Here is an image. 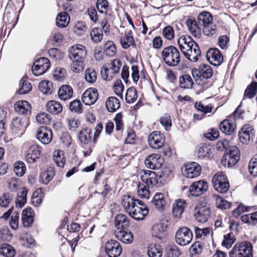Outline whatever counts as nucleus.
<instances>
[{"label": "nucleus", "instance_id": "obj_61", "mask_svg": "<svg viewBox=\"0 0 257 257\" xmlns=\"http://www.w3.org/2000/svg\"><path fill=\"white\" fill-rule=\"evenodd\" d=\"M236 240L233 233H228L224 236V239L222 242V245L227 248H229Z\"/></svg>", "mask_w": 257, "mask_h": 257}, {"label": "nucleus", "instance_id": "obj_39", "mask_svg": "<svg viewBox=\"0 0 257 257\" xmlns=\"http://www.w3.org/2000/svg\"><path fill=\"white\" fill-rule=\"evenodd\" d=\"M46 108L48 112L53 114H57L62 110L60 103L54 100L49 101L46 104Z\"/></svg>", "mask_w": 257, "mask_h": 257}, {"label": "nucleus", "instance_id": "obj_48", "mask_svg": "<svg viewBox=\"0 0 257 257\" xmlns=\"http://www.w3.org/2000/svg\"><path fill=\"white\" fill-rule=\"evenodd\" d=\"M0 253L5 257H14L16 251L11 245L4 243L0 247Z\"/></svg>", "mask_w": 257, "mask_h": 257}, {"label": "nucleus", "instance_id": "obj_60", "mask_svg": "<svg viewBox=\"0 0 257 257\" xmlns=\"http://www.w3.org/2000/svg\"><path fill=\"white\" fill-rule=\"evenodd\" d=\"M69 109L77 113H81L83 111L82 105L79 100H74L69 104Z\"/></svg>", "mask_w": 257, "mask_h": 257}, {"label": "nucleus", "instance_id": "obj_35", "mask_svg": "<svg viewBox=\"0 0 257 257\" xmlns=\"http://www.w3.org/2000/svg\"><path fill=\"white\" fill-rule=\"evenodd\" d=\"M14 107L16 111L21 114H27L30 111L31 108L30 103L25 100L17 102Z\"/></svg>", "mask_w": 257, "mask_h": 257}, {"label": "nucleus", "instance_id": "obj_53", "mask_svg": "<svg viewBox=\"0 0 257 257\" xmlns=\"http://www.w3.org/2000/svg\"><path fill=\"white\" fill-rule=\"evenodd\" d=\"M97 79V73L95 70L92 68H87L85 72V79L90 83H94Z\"/></svg>", "mask_w": 257, "mask_h": 257}, {"label": "nucleus", "instance_id": "obj_13", "mask_svg": "<svg viewBox=\"0 0 257 257\" xmlns=\"http://www.w3.org/2000/svg\"><path fill=\"white\" fill-rule=\"evenodd\" d=\"M105 252L108 257H118L122 251V248L118 241L111 239L105 244Z\"/></svg>", "mask_w": 257, "mask_h": 257}, {"label": "nucleus", "instance_id": "obj_50", "mask_svg": "<svg viewBox=\"0 0 257 257\" xmlns=\"http://www.w3.org/2000/svg\"><path fill=\"white\" fill-rule=\"evenodd\" d=\"M54 160L58 166L63 167L65 164L64 152L60 150L55 151L54 153Z\"/></svg>", "mask_w": 257, "mask_h": 257}, {"label": "nucleus", "instance_id": "obj_31", "mask_svg": "<svg viewBox=\"0 0 257 257\" xmlns=\"http://www.w3.org/2000/svg\"><path fill=\"white\" fill-rule=\"evenodd\" d=\"M186 205V201L184 200H178L174 203L172 208L173 216L177 218H180L184 211Z\"/></svg>", "mask_w": 257, "mask_h": 257}, {"label": "nucleus", "instance_id": "obj_58", "mask_svg": "<svg viewBox=\"0 0 257 257\" xmlns=\"http://www.w3.org/2000/svg\"><path fill=\"white\" fill-rule=\"evenodd\" d=\"M138 195L142 198H149L150 192L149 188L144 184H140L138 186Z\"/></svg>", "mask_w": 257, "mask_h": 257}, {"label": "nucleus", "instance_id": "obj_27", "mask_svg": "<svg viewBox=\"0 0 257 257\" xmlns=\"http://www.w3.org/2000/svg\"><path fill=\"white\" fill-rule=\"evenodd\" d=\"M149 213V209L146 206H138L136 205L130 216L137 220H143Z\"/></svg>", "mask_w": 257, "mask_h": 257}, {"label": "nucleus", "instance_id": "obj_63", "mask_svg": "<svg viewBox=\"0 0 257 257\" xmlns=\"http://www.w3.org/2000/svg\"><path fill=\"white\" fill-rule=\"evenodd\" d=\"M214 197L215 198L216 204L218 208L222 209H226L230 207L231 204L227 200L219 196H215Z\"/></svg>", "mask_w": 257, "mask_h": 257}, {"label": "nucleus", "instance_id": "obj_26", "mask_svg": "<svg viewBox=\"0 0 257 257\" xmlns=\"http://www.w3.org/2000/svg\"><path fill=\"white\" fill-rule=\"evenodd\" d=\"M22 221L24 227H30L34 222V215L31 208L27 207L22 213Z\"/></svg>", "mask_w": 257, "mask_h": 257}, {"label": "nucleus", "instance_id": "obj_41", "mask_svg": "<svg viewBox=\"0 0 257 257\" xmlns=\"http://www.w3.org/2000/svg\"><path fill=\"white\" fill-rule=\"evenodd\" d=\"M162 248L159 244H151L148 248V254L149 257H162Z\"/></svg>", "mask_w": 257, "mask_h": 257}, {"label": "nucleus", "instance_id": "obj_9", "mask_svg": "<svg viewBox=\"0 0 257 257\" xmlns=\"http://www.w3.org/2000/svg\"><path fill=\"white\" fill-rule=\"evenodd\" d=\"M49 66V59L45 57H42L35 61L32 66V71L35 76H40L46 72Z\"/></svg>", "mask_w": 257, "mask_h": 257}, {"label": "nucleus", "instance_id": "obj_23", "mask_svg": "<svg viewBox=\"0 0 257 257\" xmlns=\"http://www.w3.org/2000/svg\"><path fill=\"white\" fill-rule=\"evenodd\" d=\"M184 56L191 62H196L201 56V51L197 43H196L192 48L183 53Z\"/></svg>", "mask_w": 257, "mask_h": 257}, {"label": "nucleus", "instance_id": "obj_46", "mask_svg": "<svg viewBox=\"0 0 257 257\" xmlns=\"http://www.w3.org/2000/svg\"><path fill=\"white\" fill-rule=\"evenodd\" d=\"M52 83L48 80L41 81L39 84V89L43 94H51L53 91Z\"/></svg>", "mask_w": 257, "mask_h": 257}, {"label": "nucleus", "instance_id": "obj_28", "mask_svg": "<svg viewBox=\"0 0 257 257\" xmlns=\"http://www.w3.org/2000/svg\"><path fill=\"white\" fill-rule=\"evenodd\" d=\"M121 204L125 210L129 215L132 213L133 210L136 206L135 199L132 197L130 195L123 196L121 200Z\"/></svg>", "mask_w": 257, "mask_h": 257}, {"label": "nucleus", "instance_id": "obj_17", "mask_svg": "<svg viewBox=\"0 0 257 257\" xmlns=\"http://www.w3.org/2000/svg\"><path fill=\"white\" fill-rule=\"evenodd\" d=\"M36 137L42 144H48L52 139V132L48 127L43 126L38 130Z\"/></svg>", "mask_w": 257, "mask_h": 257}, {"label": "nucleus", "instance_id": "obj_47", "mask_svg": "<svg viewBox=\"0 0 257 257\" xmlns=\"http://www.w3.org/2000/svg\"><path fill=\"white\" fill-rule=\"evenodd\" d=\"M20 88L18 91L19 94H25L29 93L32 88L30 82L27 81L26 77H23L20 81Z\"/></svg>", "mask_w": 257, "mask_h": 257}, {"label": "nucleus", "instance_id": "obj_4", "mask_svg": "<svg viewBox=\"0 0 257 257\" xmlns=\"http://www.w3.org/2000/svg\"><path fill=\"white\" fill-rule=\"evenodd\" d=\"M240 158V152L236 146H233L228 148L224 154L221 163L224 167L228 168L234 166Z\"/></svg>", "mask_w": 257, "mask_h": 257}, {"label": "nucleus", "instance_id": "obj_40", "mask_svg": "<svg viewBox=\"0 0 257 257\" xmlns=\"http://www.w3.org/2000/svg\"><path fill=\"white\" fill-rule=\"evenodd\" d=\"M194 84V81L189 75H183L179 77V86L183 89H191Z\"/></svg>", "mask_w": 257, "mask_h": 257}, {"label": "nucleus", "instance_id": "obj_32", "mask_svg": "<svg viewBox=\"0 0 257 257\" xmlns=\"http://www.w3.org/2000/svg\"><path fill=\"white\" fill-rule=\"evenodd\" d=\"M153 203L155 207L161 211L164 210L167 204L164 195L161 193H157L154 195Z\"/></svg>", "mask_w": 257, "mask_h": 257}, {"label": "nucleus", "instance_id": "obj_20", "mask_svg": "<svg viewBox=\"0 0 257 257\" xmlns=\"http://www.w3.org/2000/svg\"><path fill=\"white\" fill-rule=\"evenodd\" d=\"M10 127L13 134L21 136L25 132L26 125L24 120L21 117H17L13 119Z\"/></svg>", "mask_w": 257, "mask_h": 257}, {"label": "nucleus", "instance_id": "obj_64", "mask_svg": "<svg viewBox=\"0 0 257 257\" xmlns=\"http://www.w3.org/2000/svg\"><path fill=\"white\" fill-rule=\"evenodd\" d=\"M14 172L18 176H22L26 172V166L22 162H17L14 164Z\"/></svg>", "mask_w": 257, "mask_h": 257}, {"label": "nucleus", "instance_id": "obj_1", "mask_svg": "<svg viewBox=\"0 0 257 257\" xmlns=\"http://www.w3.org/2000/svg\"><path fill=\"white\" fill-rule=\"evenodd\" d=\"M171 171L169 168H164L158 176L156 172L147 170L144 172V174L142 175V181L148 187H153L159 183L163 184V181H166L167 179L171 177Z\"/></svg>", "mask_w": 257, "mask_h": 257}, {"label": "nucleus", "instance_id": "obj_30", "mask_svg": "<svg viewBox=\"0 0 257 257\" xmlns=\"http://www.w3.org/2000/svg\"><path fill=\"white\" fill-rule=\"evenodd\" d=\"M73 93V89L68 85H62L58 91V97L62 100L70 99L72 97Z\"/></svg>", "mask_w": 257, "mask_h": 257}, {"label": "nucleus", "instance_id": "obj_2", "mask_svg": "<svg viewBox=\"0 0 257 257\" xmlns=\"http://www.w3.org/2000/svg\"><path fill=\"white\" fill-rule=\"evenodd\" d=\"M161 58L168 66H177L180 62L181 57L178 49L173 46H169L163 48L161 52Z\"/></svg>", "mask_w": 257, "mask_h": 257}, {"label": "nucleus", "instance_id": "obj_36", "mask_svg": "<svg viewBox=\"0 0 257 257\" xmlns=\"http://www.w3.org/2000/svg\"><path fill=\"white\" fill-rule=\"evenodd\" d=\"M197 20L200 25L204 28L212 23L213 18L210 13L204 12L198 15Z\"/></svg>", "mask_w": 257, "mask_h": 257}, {"label": "nucleus", "instance_id": "obj_12", "mask_svg": "<svg viewBox=\"0 0 257 257\" xmlns=\"http://www.w3.org/2000/svg\"><path fill=\"white\" fill-rule=\"evenodd\" d=\"M201 172V166L196 162H191L187 163L185 165V170L183 171V174L187 178H194L199 176Z\"/></svg>", "mask_w": 257, "mask_h": 257}, {"label": "nucleus", "instance_id": "obj_10", "mask_svg": "<svg viewBox=\"0 0 257 257\" xmlns=\"http://www.w3.org/2000/svg\"><path fill=\"white\" fill-rule=\"evenodd\" d=\"M69 56L71 60L84 61L87 55L85 47L81 45H76L72 46L69 51Z\"/></svg>", "mask_w": 257, "mask_h": 257}, {"label": "nucleus", "instance_id": "obj_62", "mask_svg": "<svg viewBox=\"0 0 257 257\" xmlns=\"http://www.w3.org/2000/svg\"><path fill=\"white\" fill-rule=\"evenodd\" d=\"M248 171L251 175L257 177V157H253L248 164Z\"/></svg>", "mask_w": 257, "mask_h": 257}, {"label": "nucleus", "instance_id": "obj_25", "mask_svg": "<svg viewBox=\"0 0 257 257\" xmlns=\"http://www.w3.org/2000/svg\"><path fill=\"white\" fill-rule=\"evenodd\" d=\"M236 124L228 119L223 120L220 124V130L226 135L230 136L233 134L236 130Z\"/></svg>", "mask_w": 257, "mask_h": 257}, {"label": "nucleus", "instance_id": "obj_8", "mask_svg": "<svg viewBox=\"0 0 257 257\" xmlns=\"http://www.w3.org/2000/svg\"><path fill=\"white\" fill-rule=\"evenodd\" d=\"M255 131L252 125L244 124L239 131L238 136L239 141L243 144H248L254 138Z\"/></svg>", "mask_w": 257, "mask_h": 257}, {"label": "nucleus", "instance_id": "obj_6", "mask_svg": "<svg viewBox=\"0 0 257 257\" xmlns=\"http://www.w3.org/2000/svg\"><path fill=\"white\" fill-rule=\"evenodd\" d=\"M212 182L215 189L218 192L225 193L229 188L227 177L222 172L216 173L212 178Z\"/></svg>", "mask_w": 257, "mask_h": 257}, {"label": "nucleus", "instance_id": "obj_56", "mask_svg": "<svg viewBox=\"0 0 257 257\" xmlns=\"http://www.w3.org/2000/svg\"><path fill=\"white\" fill-rule=\"evenodd\" d=\"M210 148L206 144L199 147L195 152L196 156L199 158H202L209 156Z\"/></svg>", "mask_w": 257, "mask_h": 257}, {"label": "nucleus", "instance_id": "obj_5", "mask_svg": "<svg viewBox=\"0 0 257 257\" xmlns=\"http://www.w3.org/2000/svg\"><path fill=\"white\" fill-rule=\"evenodd\" d=\"M191 73L196 83L201 85L203 79H207L212 76L213 70L209 65L202 64L199 69H193Z\"/></svg>", "mask_w": 257, "mask_h": 257}, {"label": "nucleus", "instance_id": "obj_29", "mask_svg": "<svg viewBox=\"0 0 257 257\" xmlns=\"http://www.w3.org/2000/svg\"><path fill=\"white\" fill-rule=\"evenodd\" d=\"M167 225L163 223H156L152 227V235L159 239H162L165 236Z\"/></svg>", "mask_w": 257, "mask_h": 257}, {"label": "nucleus", "instance_id": "obj_3", "mask_svg": "<svg viewBox=\"0 0 257 257\" xmlns=\"http://www.w3.org/2000/svg\"><path fill=\"white\" fill-rule=\"evenodd\" d=\"M252 246L249 241L236 243L229 252V257H253Z\"/></svg>", "mask_w": 257, "mask_h": 257}, {"label": "nucleus", "instance_id": "obj_21", "mask_svg": "<svg viewBox=\"0 0 257 257\" xmlns=\"http://www.w3.org/2000/svg\"><path fill=\"white\" fill-rule=\"evenodd\" d=\"M163 159L158 154H152L148 156L145 161L146 166L151 169H158L162 166Z\"/></svg>", "mask_w": 257, "mask_h": 257}, {"label": "nucleus", "instance_id": "obj_45", "mask_svg": "<svg viewBox=\"0 0 257 257\" xmlns=\"http://www.w3.org/2000/svg\"><path fill=\"white\" fill-rule=\"evenodd\" d=\"M87 30L85 22L81 21L76 22L73 27V32L78 36L83 35Z\"/></svg>", "mask_w": 257, "mask_h": 257}, {"label": "nucleus", "instance_id": "obj_55", "mask_svg": "<svg viewBox=\"0 0 257 257\" xmlns=\"http://www.w3.org/2000/svg\"><path fill=\"white\" fill-rule=\"evenodd\" d=\"M137 91L134 87L127 89L125 94V100L127 103H133L137 99Z\"/></svg>", "mask_w": 257, "mask_h": 257}, {"label": "nucleus", "instance_id": "obj_19", "mask_svg": "<svg viewBox=\"0 0 257 257\" xmlns=\"http://www.w3.org/2000/svg\"><path fill=\"white\" fill-rule=\"evenodd\" d=\"M208 189V184L206 182L200 180L197 182H194L189 188V191L191 194L194 196H198Z\"/></svg>", "mask_w": 257, "mask_h": 257}, {"label": "nucleus", "instance_id": "obj_33", "mask_svg": "<svg viewBox=\"0 0 257 257\" xmlns=\"http://www.w3.org/2000/svg\"><path fill=\"white\" fill-rule=\"evenodd\" d=\"M115 236L118 240L125 243H130L133 240V233L130 231L124 229L116 232Z\"/></svg>", "mask_w": 257, "mask_h": 257}, {"label": "nucleus", "instance_id": "obj_7", "mask_svg": "<svg viewBox=\"0 0 257 257\" xmlns=\"http://www.w3.org/2000/svg\"><path fill=\"white\" fill-rule=\"evenodd\" d=\"M193 238L191 230L187 227L179 228L175 234L176 243L180 246H185L189 244Z\"/></svg>", "mask_w": 257, "mask_h": 257}, {"label": "nucleus", "instance_id": "obj_14", "mask_svg": "<svg viewBox=\"0 0 257 257\" xmlns=\"http://www.w3.org/2000/svg\"><path fill=\"white\" fill-rule=\"evenodd\" d=\"M210 210L206 206H196L193 211V216L198 222L204 223L210 216Z\"/></svg>", "mask_w": 257, "mask_h": 257}, {"label": "nucleus", "instance_id": "obj_15", "mask_svg": "<svg viewBox=\"0 0 257 257\" xmlns=\"http://www.w3.org/2000/svg\"><path fill=\"white\" fill-rule=\"evenodd\" d=\"M208 61L214 66L220 65L223 61V56L217 48H211L206 53Z\"/></svg>", "mask_w": 257, "mask_h": 257}, {"label": "nucleus", "instance_id": "obj_49", "mask_svg": "<svg viewBox=\"0 0 257 257\" xmlns=\"http://www.w3.org/2000/svg\"><path fill=\"white\" fill-rule=\"evenodd\" d=\"M90 37L92 41L95 43H98L103 39L102 30L99 28H94L90 32Z\"/></svg>", "mask_w": 257, "mask_h": 257}, {"label": "nucleus", "instance_id": "obj_42", "mask_svg": "<svg viewBox=\"0 0 257 257\" xmlns=\"http://www.w3.org/2000/svg\"><path fill=\"white\" fill-rule=\"evenodd\" d=\"M91 131L88 128H83L79 133L78 138L81 145L87 144L91 140Z\"/></svg>", "mask_w": 257, "mask_h": 257}, {"label": "nucleus", "instance_id": "obj_18", "mask_svg": "<svg viewBox=\"0 0 257 257\" xmlns=\"http://www.w3.org/2000/svg\"><path fill=\"white\" fill-rule=\"evenodd\" d=\"M98 94L96 89L89 88L86 89L82 96V101L86 105L93 104L97 100Z\"/></svg>", "mask_w": 257, "mask_h": 257}, {"label": "nucleus", "instance_id": "obj_16", "mask_svg": "<svg viewBox=\"0 0 257 257\" xmlns=\"http://www.w3.org/2000/svg\"><path fill=\"white\" fill-rule=\"evenodd\" d=\"M41 155V149L37 144L31 145L26 152V160L29 163H34L36 162Z\"/></svg>", "mask_w": 257, "mask_h": 257}, {"label": "nucleus", "instance_id": "obj_34", "mask_svg": "<svg viewBox=\"0 0 257 257\" xmlns=\"http://www.w3.org/2000/svg\"><path fill=\"white\" fill-rule=\"evenodd\" d=\"M129 224V220L126 215L119 214L115 216L114 225L118 229H126L128 226Z\"/></svg>", "mask_w": 257, "mask_h": 257}, {"label": "nucleus", "instance_id": "obj_57", "mask_svg": "<svg viewBox=\"0 0 257 257\" xmlns=\"http://www.w3.org/2000/svg\"><path fill=\"white\" fill-rule=\"evenodd\" d=\"M96 7L99 13L106 15L108 9V4L107 0H97Z\"/></svg>", "mask_w": 257, "mask_h": 257}, {"label": "nucleus", "instance_id": "obj_52", "mask_svg": "<svg viewBox=\"0 0 257 257\" xmlns=\"http://www.w3.org/2000/svg\"><path fill=\"white\" fill-rule=\"evenodd\" d=\"M103 48L107 56L112 57L115 55L116 48L112 41H108L106 42L104 45Z\"/></svg>", "mask_w": 257, "mask_h": 257}, {"label": "nucleus", "instance_id": "obj_51", "mask_svg": "<svg viewBox=\"0 0 257 257\" xmlns=\"http://www.w3.org/2000/svg\"><path fill=\"white\" fill-rule=\"evenodd\" d=\"M257 91V82H252L246 88L244 97L251 98L255 96Z\"/></svg>", "mask_w": 257, "mask_h": 257}, {"label": "nucleus", "instance_id": "obj_54", "mask_svg": "<svg viewBox=\"0 0 257 257\" xmlns=\"http://www.w3.org/2000/svg\"><path fill=\"white\" fill-rule=\"evenodd\" d=\"M72 62L70 64V68L73 73H79L82 72L84 67L83 61L71 60Z\"/></svg>", "mask_w": 257, "mask_h": 257}, {"label": "nucleus", "instance_id": "obj_44", "mask_svg": "<svg viewBox=\"0 0 257 257\" xmlns=\"http://www.w3.org/2000/svg\"><path fill=\"white\" fill-rule=\"evenodd\" d=\"M55 176V171L52 168L48 169L46 171L41 173L39 180L45 185L48 184Z\"/></svg>", "mask_w": 257, "mask_h": 257}, {"label": "nucleus", "instance_id": "obj_24", "mask_svg": "<svg viewBox=\"0 0 257 257\" xmlns=\"http://www.w3.org/2000/svg\"><path fill=\"white\" fill-rule=\"evenodd\" d=\"M187 25L190 32L195 37L200 38L202 31V27L198 23V20H188Z\"/></svg>", "mask_w": 257, "mask_h": 257}, {"label": "nucleus", "instance_id": "obj_37", "mask_svg": "<svg viewBox=\"0 0 257 257\" xmlns=\"http://www.w3.org/2000/svg\"><path fill=\"white\" fill-rule=\"evenodd\" d=\"M70 22V17L66 12L60 13L56 17V23L57 26L61 28L68 26Z\"/></svg>", "mask_w": 257, "mask_h": 257}, {"label": "nucleus", "instance_id": "obj_43", "mask_svg": "<svg viewBox=\"0 0 257 257\" xmlns=\"http://www.w3.org/2000/svg\"><path fill=\"white\" fill-rule=\"evenodd\" d=\"M27 189L24 187L18 193L17 198L16 201L17 207L22 208L27 202Z\"/></svg>", "mask_w": 257, "mask_h": 257}, {"label": "nucleus", "instance_id": "obj_59", "mask_svg": "<svg viewBox=\"0 0 257 257\" xmlns=\"http://www.w3.org/2000/svg\"><path fill=\"white\" fill-rule=\"evenodd\" d=\"M120 43L124 49H127L131 46L135 45V42L133 36L124 35L120 39Z\"/></svg>", "mask_w": 257, "mask_h": 257}, {"label": "nucleus", "instance_id": "obj_22", "mask_svg": "<svg viewBox=\"0 0 257 257\" xmlns=\"http://www.w3.org/2000/svg\"><path fill=\"white\" fill-rule=\"evenodd\" d=\"M196 43L188 35H182L178 40V44L182 53L188 50Z\"/></svg>", "mask_w": 257, "mask_h": 257}, {"label": "nucleus", "instance_id": "obj_11", "mask_svg": "<svg viewBox=\"0 0 257 257\" xmlns=\"http://www.w3.org/2000/svg\"><path fill=\"white\" fill-rule=\"evenodd\" d=\"M165 141V138L160 132L155 131L152 132L148 137V143L150 146L154 149H159L163 146Z\"/></svg>", "mask_w": 257, "mask_h": 257}, {"label": "nucleus", "instance_id": "obj_38", "mask_svg": "<svg viewBox=\"0 0 257 257\" xmlns=\"http://www.w3.org/2000/svg\"><path fill=\"white\" fill-rule=\"evenodd\" d=\"M106 107L109 112H114L120 107L119 99L115 97H108L105 102Z\"/></svg>", "mask_w": 257, "mask_h": 257}]
</instances>
